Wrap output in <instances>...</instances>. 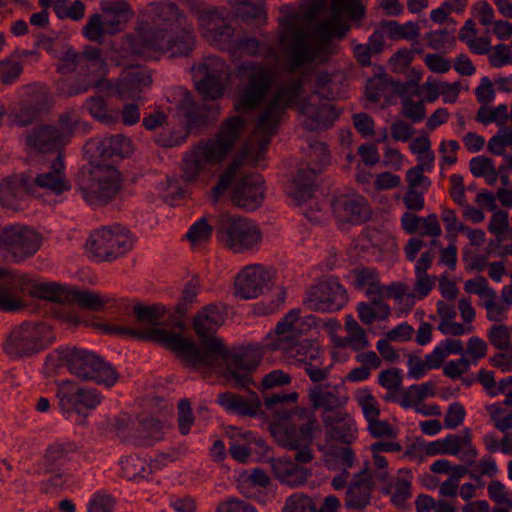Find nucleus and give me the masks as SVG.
I'll use <instances>...</instances> for the list:
<instances>
[{
  "label": "nucleus",
  "mask_w": 512,
  "mask_h": 512,
  "mask_svg": "<svg viewBox=\"0 0 512 512\" xmlns=\"http://www.w3.org/2000/svg\"><path fill=\"white\" fill-rule=\"evenodd\" d=\"M26 145L39 153L46 154L58 151L64 144L61 132L54 125H42L26 134Z\"/></svg>",
  "instance_id": "nucleus-34"
},
{
  "label": "nucleus",
  "mask_w": 512,
  "mask_h": 512,
  "mask_svg": "<svg viewBox=\"0 0 512 512\" xmlns=\"http://www.w3.org/2000/svg\"><path fill=\"white\" fill-rule=\"evenodd\" d=\"M391 80L385 73L375 74L365 86V94L370 102H378L388 90Z\"/></svg>",
  "instance_id": "nucleus-53"
},
{
  "label": "nucleus",
  "mask_w": 512,
  "mask_h": 512,
  "mask_svg": "<svg viewBox=\"0 0 512 512\" xmlns=\"http://www.w3.org/2000/svg\"><path fill=\"white\" fill-rule=\"evenodd\" d=\"M217 403L228 413L242 417H255L261 408V400L254 392L248 397L234 392L220 393L217 396Z\"/></svg>",
  "instance_id": "nucleus-33"
},
{
  "label": "nucleus",
  "mask_w": 512,
  "mask_h": 512,
  "mask_svg": "<svg viewBox=\"0 0 512 512\" xmlns=\"http://www.w3.org/2000/svg\"><path fill=\"white\" fill-rule=\"evenodd\" d=\"M48 363L65 366L68 371L82 381H91L107 388L113 387L119 379L116 368L94 351L66 347L56 350L47 357Z\"/></svg>",
  "instance_id": "nucleus-6"
},
{
  "label": "nucleus",
  "mask_w": 512,
  "mask_h": 512,
  "mask_svg": "<svg viewBox=\"0 0 512 512\" xmlns=\"http://www.w3.org/2000/svg\"><path fill=\"white\" fill-rule=\"evenodd\" d=\"M135 439L138 445L150 446L163 437V424L154 418H144L135 429Z\"/></svg>",
  "instance_id": "nucleus-46"
},
{
  "label": "nucleus",
  "mask_w": 512,
  "mask_h": 512,
  "mask_svg": "<svg viewBox=\"0 0 512 512\" xmlns=\"http://www.w3.org/2000/svg\"><path fill=\"white\" fill-rule=\"evenodd\" d=\"M42 245L41 235L25 225H11L0 231V248L9 253L14 262L32 257Z\"/></svg>",
  "instance_id": "nucleus-17"
},
{
  "label": "nucleus",
  "mask_w": 512,
  "mask_h": 512,
  "mask_svg": "<svg viewBox=\"0 0 512 512\" xmlns=\"http://www.w3.org/2000/svg\"><path fill=\"white\" fill-rule=\"evenodd\" d=\"M132 6L125 0H101L100 13L92 14L83 27V35L90 41L102 42L105 36H114L125 30L134 18Z\"/></svg>",
  "instance_id": "nucleus-9"
},
{
  "label": "nucleus",
  "mask_w": 512,
  "mask_h": 512,
  "mask_svg": "<svg viewBox=\"0 0 512 512\" xmlns=\"http://www.w3.org/2000/svg\"><path fill=\"white\" fill-rule=\"evenodd\" d=\"M141 43L149 50L168 54L170 57L188 56L196 47V37L192 27L170 31H143Z\"/></svg>",
  "instance_id": "nucleus-15"
},
{
  "label": "nucleus",
  "mask_w": 512,
  "mask_h": 512,
  "mask_svg": "<svg viewBox=\"0 0 512 512\" xmlns=\"http://www.w3.org/2000/svg\"><path fill=\"white\" fill-rule=\"evenodd\" d=\"M407 365L408 376L415 380H419L424 377L427 370L441 367L438 361L434 358L433 351L425 355L424 359H421L419 356L409 355Z\"/></svg>",
  "instance_id": "nucleus-52"
},
{
  "label": "nucleus",
  "mask_w": 512,
  "mask_h": 512,
  "mask_svg": "<svg viewBox=\"0 0 512 512\" xmlns=\"http://www.w3.org/2000/svg\"><path fill=\"white\" fill-rule=\"evenodd\" d=\"M34 194L30 174H13L0 181V205L5 208L17 210L27 196Z\"/></svg>",
  "instance_id": "nucleus-26"
},
{
  "label": "nucleus",
  "mask_w": 512,
  "mask_h": 512,
  "mask_svg": "<svg viewBox=\"0 0 512 512\" xmlns=\"http://www.w3.org/2000/svg\"><path fill=\"white\" fill-rule=\"evenodd\" d=\"M72 288L57 282L36 283L33 295L55 303H71Z\"/></svg>",
  "instance_id": "nucleus-45"
},
{
  "label": "nucleus",
  "mask_w": 512,
  "mask_h": 512,
  "mask_svg": "<svg viewBox=\"0 0 512 512\" xmlns=\"http://www.w3.org/2000/svg\"><path fill=\"white\" fill-rule=\"evenodd\" d=\"M283 512H316V505L310 497L294 493L286 499Z\"/></svg>",
  "instance_id": "nucleus-57"
},
{
  "label": "nucleus",
  "mask_w": 512,
  "mask_h": 512,
  "mask_svg": "<svg viewBox=\"0 0 512 512\" xmlns=\"http://www.w3.org/2000/svg\"><path fill=\"white\" fill-rule=\"evenodd\" d=\"M189 9L196 17L202 36L211 44L222 50H230L234 29L219 9L201 0H189Z\"/></svg>",
  "instance_id": "nucleus-13"
},
{
  "label": "nucleus",
  "mask_w": 512,
  "mask_h": 512,
  "mask_svg": "<svg viewBox=\"0 0 512 512\" xmlns=\"http://www.w3.org/2000/svg\"><path fill=\"white\" fill-rule=\"evenodd\" d=\"M56 397L61 412L67 418L73 412L81 414L84 411L95 409L103 399V396L96 388L78 387L71 380L57 383Z\"/></svg>",
  "instance_id": "nucleus-18"
},
{
  "label": "nucleus",
  "mask_w": 512,
  "mask_h": 512,
  "mask_svg": "<svg viewBox=\"0 0 512 512\" xmlns=\"http://www.w3.org/2000/svg\"><path fill=\"white\" fill-rule=\"evenodd\" d=\"M212 231V226L207 223L205 218H201L189 228L186 238L194 246L207 242L211 238Z\"/></svg>",
  "instance_id": "nucleus-58"
},
{
  "label": "nucleus",
  "mask_w": 512,
  "mask_h": 512,
  "mask_svg": "<svg viewBox=\"0 0 512 512\" xmlns=\"http://www.w3.org/2000/svg\"><path fill=\"white\" fill-rule=\"evenodd\" d=\"M235 73L245 86L236 98L234 108L238 112L251 111L266 97L274 80L273 72L260 62L246 61L236 67Z\"/></svg>",
  "instance_id": "nucleus-10"
},
{
  "label": "nucleus",
  "mask_w": 512,
  "mask_h": 512,
  "mask_svg": "<svg viewBox=\"0 0 512 512\" xmlns=\"http://www.w3.org/2000/svg\"><path fill=\"white\" fill-rule=\"evenodd\" d=\"M120 476L127 480H139L148 478L151 467L144 458L130 455L120 460Z\"/></svg>",
  "instance_id": "nucleus-47"
},
{
  "label": "nucleus",
  "mask_w": 512,
  "mask_h": 512,
  "mask_svg": "<svg viewBox=\"0 0 512 512\" xmlns=\"http://www.w3.org/2000/svg\"><path fill=\"white\" fill-rule=\"evenodd\" d=\"M313 383L314 385L307 389V398L314 410L333 414L346 405L348 397L343 393L342 383L325 381Z\"/></svg>",
  "instance_id": "nucleus-22"
},
{
  "label": "nucleus",
  "mask_w": 512,
  "mask_h": 512,
  "mask_svg": "<svg viewBox=\"0 0 512 512\" xmlns=\"http://www.w3.org/2000/svg\"><path fill=\"white\" fill-rule=\"evenodd\" d=\"M76 185L86 203L103 206L119 193L121 177L112 165L90 164L81 168Z\"/></svg>",
  "instance_id": "nucleus-7"
},
{
  "label": "nucleus",
  "mask_w": 512,
  "mask_h": 512,
  "mask_svg": "<svg viewBox=\"0 0 512 512\" xmlns=\"http://www.w3.org/2000/svg\"><path fill=\"white\" fill-rule=\"evenodd\" d=\"M146 17L145 26L139 27L137 33L141 41L143 31L158 32L159 30L173 29L179 16V9L176 4L167 2L160 4H150L144 12Z\"/></svg>",
  "instance_id": "nucleus-28"
},
{
  "label": "nucleus",
  "mask_w": 512,
  "mask_h": 512,
  "mask_svg": "<svg viewBox=\"0 0 512 512\" xmlns=\"http://www.w3.org/2000/svg\"><path fill=\"white\" fill-rule=\"evenodd\" d=\"M192 70L196 89L204 100H217L223 96L230 82L231 70L222 58L206 57Z\"/></svg>",
  "instance_id": "nucleus-14"
},
{
  "label": "nucleus",
  "mask_w": 512,
  "mask_h": 512,
  "mask_svg": "<svg viewBox=\"0 0 512 512\" xmlns=\"http://www.w3.org/2000/svg\"><path fill=\"white\" fill-rule=\"evenodd\" d=\"M507 107L506 104H500L497 107L480 106L475 119L484 125L496 123L499 127H503L507 123Z\"/></svg>",
  "instance_id": "nucleus-51"
},
{
  "label": "nucleus",
  "mask_w": 512,
  "mask_h": 512,
  "mask_svg": "<svg viewBox=\"0 0 512 512\" xmlns=\"http://www.w3.org/2000/svg\"><path fill=\"white\" fill-rule=\"evenodd\" d=\"M224 321L223 315L215 305H208L197 313L193 320V329L200 338V345L185 339L181 333L169 332L163 328L139 331L120 326H106L114 333L151 341L162 345L176 354L185 364L195 370L223 368L221 376L234 388H247L253 384L252 374L259 366L262 357L258 350L234 347L227 348L223 340L215 336Z\"/></svg>",
  "instance_id": "nucleus-1"
},
{
  "label": "nucleus",
  "mask_w": 512,
  "mask_h": 512,
  "mask_svg": "<svg viewBox=\"0 0 512 512\" xmlns=\"http://www.w3.org/2000/svg\"><path fill=\"white\" fill-rule=\"evenodd\" d=\"M91 145L95 148L96 155L104 159L114 156L127 157L133 151L131 140L122 134L103 137Z\"/></svg>",
  "instance_id": "nucleus-40"
},
{
  "label": "nucleus",
  "mask_w": 512,
  "mask_h": 512,
  "mask_svg": "<svg viewBox=\"0 0 512 512\" xmlns=\"http://www.w3.org/2000/svg\"><path fill=\"white\" fill-rule=\"evenodd\" d=\"M464 351L461 340L446 338L441 341L434 349L433 356L441 366L444 360L451 354H462Z\"/></svg>",
  "instance_id": "nucleus-56"
},
{
  "label": "nucleus",
  "mask_w": 512,
  "mask_h": 512,
  "mask_svg": "<svg viewBox=\"0 0 512 512\" xmlns=\"http://www.w3.org/2000/svg\"><path fill=\"white\" fill-rule=\"evenodd\" d=\"M332 209L338 221L343 223H361L369 216L365 198L357 194L337 196Z\"/></svg>",
  "instance_id": "nucleus-29"
},
{
  "label": "nucleus",
  "mask_w": 512,
  "mask_h": 512,
  "mask_svg": "<svg viewBox=\"0 0 512 512\" xmlns=\"http://www.w3.org/2000/svg\"><path fill=\"white\" fill-rule=\"evenodd\" d=\"M77 74L85 79L83 83L72 89L71 95L84 93L93 85L97 84L106 68V61L102 50L97 47L86 46L82 52H79Z\"/></svg>",
  "instance_id": "nucleus-23"
},
{
  "label": "nucleus",
  "mask_w": 512,
  "mask_h": 512,
  "mask_svg": "<svg viewBox=\"0 0 512 512\" xmlns=\"http://www.w3.org/2000/svg\"><path fill=\"white\" fill-rule=\"evenodd\" d=\"M401 114L412 123H419L426 117V108L423 101H413L407 98L402 101Z\"/></svg>",
  "instance_id": "nucleus-62"
},
{
  "label": "nucleus",
  "mask_w": 512,
  "mask_h": 512,
  "mask_svg": "<svg viewBox=\"0 0 512 512\" xmlns=\"http://www.w3.org/2000/svg\"><path fill=\"white\" fill-rule=\"evenodd\" d=\"M509 229V216L508 212L504 210H498L493 213L491 216L488 231L494 234L498 240V242H502L504 240V234Z\"/></svg>",
  "instance_id": "nucleus-60"
},
{
  "label": "nucleus",
  "mask_w": 512,
  "mask_h": 512,
  "mask_svg": "<svg viewBox=\"0 0 512 512\" xmlns=\"http://www.w3.org/2000/svg\"><path fill=\"white\" fill-rule=\"evenodd\" d=\"M317 172L310 168H300L296 176L287 187V194L297 205H301L310 199L313 195Z\"/></svg>",
  "instance_id": "nucleus-39"
},
{
  "label": "nucleus",
  "mask_w": 512,
  "mask_h": 512,
  "mask_svg": "<svg viewBox=\"0 0 512 512\" xmlns=\"http://www.w3.org/2000/svg\"><path fill=\"white\" fill-rule=\"evenodd\" d=\"M48 109L45 95L35 99L22 101L11 111L13 124L19 127H27L33 124L40 114Z\"/></svg>",
  "instance_id": "nucleus-41"
},
{
  "label": "nucleus",
  "mask_w": 512,
  "mask_h": 512,
  "mask_svg": "<svg viewBox=\"0 0 512 512\" xmlns=\"http://www.w3.org/2000/svg\"><path fill=\"white\" fill-rule=\"evenodd\" d=\"M178 110L185 117L188 128L199 125L208 117L204 105L197 104L189 92H185L179 101Z\"/></svg>",
  "instance_id": "nucleus-48"
},
{
  "label": "nucleus",
  "mask_w": 512,
  "mask_h": 512,
  "mask_svg": "<svg viewBox=\"0 0 512 512\" xmlns=\"http://www.w3.org/2000/svg\"><path fill=\"white\" fill-rule=\"evenodd\" d=\"M77 451V445L72 441H55L48 445L44 457L43 466L48 472L58 471L71 459Z\"/></svg>",
  "instance_id": "nucleus-42"
},
{
  "label": "nucleus",
  "mask_w": 512,
  "mask_h": 512,
  "mask_svg": "<svg viewBox=\"0 0 512 512\" xmlns=\"http://www.w3.org/2000/svg\"><path fill=\"white\" fill-rule=\"evenodd\" d=\"M32 184L34 192L36 191V188H43L59 195L64 191L70 190L71 185L66 179L64 173V162L60 152L52 162L48 172L32 177Z\"/></svg>",
  "instance_id": "nucleus-35"
},
{
  "label": "nucleus",
  "mask_w": 512,
  "mask_h": 512,
  "mask_svg": "<svg viewBox=\"0 0 512 512\" xmlns=\"http://www.w3.org/2000/svg\"><path fill=\"white\" fill-rule=\"evenodd\" d=\"M152 83V77L145 67H126L116 82V92L123 99L136 98L144 88Z\"/></svg>",
  "instance_id": "nucleus-30"
},
{
  "label": "nucleus",
  "mask_w": 512,
  "mask_h": 512,
  "mask_svg": "<svg viewBox=\"0 0 512 512\" xmlns=\"http://www.w3.org/2000/svg\"><path fill=\"white\" fill-rule=\"evenodd\" d=\"M114 498L104 492H96L87 504V512H113Z\"/></svg>",
  "instance_id": "nucleus-64"
},
{
  "label": "nucleus",
  "mask_w": 512,
  "mask_h": 512,
  "mask_svg": "<svg viewBox=\"0 0 512 512\" xmlns=\"http://www.w3.org/2000/svg\"><path fill=\"white\" fill-rule=\"evenodd\" d=\"M295 412L297 413V418L306 420V423L299 427L288 422L274 423L270 425V429L277 443L284 448L297 451L295 461L305 464L313 460L310 446L314 432L319 424L314 413L308 408H297Z\"/></svg>",
  "instance_id": "nucleus-8"
},
{
  "label": "nucleus",
  "mask_w": 512,
  "mask_h": 512,
  "mask_svg": "<svg viewBox=\"0 0 512 512\" xmlns=\"http://www.w3.org/2000/svg\"><path fill=\"white\" fill-rule=\"evenodd\" d=\"M189 136L185 128H164L156 137V143L161 147H176L186 142Z\"/></svg>",
  "instance_id": "nucleus-55"
},
{
  "label": "nucleus",
  "mask_w": 512,
  "mask_h": 512,
  "mask_svg": "<svg viewBox=\"0 0 512 512\" xmlns=\"http://www.w3.org/2000/svg\"><path fill=\"white\" fill-rule=\"evenodd\" d=\"M301 123L308 131L326 129L338 118L334 105L322 101L318 93L308 96L300 102Z\"/></svg>",
  "instance_id": "nucleus-21"
},
{
  "label": "nucleus",
  "mask_w": 512,
  "mask_h": 512,
  "mask_svg": "<svg viewBox=\"0 0 512 512\" xmlns=\"http://www.w3.org/2000/svg\"><path fill=\"white\" fill-rule=\"evenodd\" d=\"M347 300L346 289L339 280L329 277L310 286L303 303L311 311L335 312L342 309Z\"/></svg>",
  "instance_id": "nucleus-19"
},
{
  "label": "nucleus",
  "mask_w": 512,
  "mask_h": 512,
  "mask_svg": "<svg viewBox=\"0 0 512 512\" xmlns=\"http://www.w3.org/2000/svg\"><path fill=\"white\" fill-rule=\"evenodd\" d=\"M201 289V283L198 277L194 276L186 282L182 290L179 302L175 306L176 316L172 317L171 327L174 329H183L184 324L182 318L185 316L190 307L196 302V298Z\"/></svg>",
  "instance_id": "nucleus-43"
},
{
  "label": "nucleus",
  "mask_w": 512,
  "mask_h": 512,
  "mask_svg": "<svg viewBox=\"0 0 512 512\" xmlns=\"http://www.w3.org/2000/svg\"><path fill=\"white\" fill-rule=\"evenodd\" d=\"M77 302L82 308L101 311L109 302L110 298L88 290L72 288L71 303Z\"/></svg>",
  "instance_id": "nucleus-50"
},
{
  "label": "nucleus",
  "mask_w": 512,
  "mask_h": 512,
  "mask_svg": "<svg viewBox=\"0 0 512 512\" xmlns=\"http://www.w3.org/2000/svg\"><path fill=\"white\" fill-rule=\"evenodd\" d=\"M133 239L129 231L119 225L103 227L91 234L88 250L98 261H112L132 249Z\"/></svg>",
  "instance_id": "nucleus-16"
},
{
  "label": "nucleus",
  "mask_w": 512,
  "mask_h": 512,
  "mask_svg": "<svg viewBox=\"0 0 512 512\" xmlns=\"http://www.w3.org/2000/svg\"><path fill=\"white\" fill-rule=\"evenodd\" d=\"M299 394L297 392L291 393H263V400L266 410L272 414L274 423H287L292 416L297 417L293 408H287V404H295L298 401Z\"/></svg>",
  "instance_id": "nucleus-38"
},
{
  "label": "nucleus",
  "mask_w": 512,
  "mask_h": 512,
  "mask_svg": "<svg viewBox=\"0 0 512 512\" xmlns=\"http://www.w3.org/2000/svg\"><path fill=\"white\" fill-rule=\"evenodd\" d=\"M346 31H347V27H344L343 25H341L334 18L323 21L322 23H320V25L317 28V34L320 38H322V41L320 43H326L329 45L328 51H330V55L334 53V47L329 42V39L332 36H337L339 38H342L345 36Z\"/></svg>",
  "instance_id": "nucleus-54"
},
{
  "label": "nucleus",
  "mask_w": 512,
  "mask_h": 512,
  "mask_svg": "<svg viewBox=\"0 0 512 512\" xmlns=\"http://www.w3.org/2000/svg\"><path fill=\"white\" fill-rule=\"evenodd\" d=\"M270 466L274 477L281 484L293 488L303 485L310 475L308 469L285 457L271 459Z\"/></svg>",
  "instance_id": "nucleus-36"
},
{
  "label": "nucleus",
  "mask_w": 512,
  "mask_h": 512,
  "mask_svg": "<svg viewBox=\"0 0 512 512\" xmlns=\"http://www.w3.org/2000/svg\"><path fill=\"white\" fill-rule=\"evenodd\" d=\"M264 180L260 174L244 175L233 188L232 203L244 210H256L264 200Z\"/></svg>",
  "instance_id": "nucleus-25"
},
{
  "label": "nucleus",
  "mask_w": 512,
  "mask_h": 512,
  "mask_svg": "<svg viewBox=\"0 0 512 512\" xmlns=\"http://www.w3.org/2000/svg\"><path fill=\"white\" fill-rule=\"evenodd\" d=\"M0 310L15 312L24 307L20 295L33 294L36 282L29 275L0 267Z\"/></svg>",
  "instance_id": "nucleus-20"
},
{
  "label": "nucleus",
  "mask_w": 512,
  "mask_h": 512,
  "mask_svg": "<svg viewBox=\"0 0 512 512\" xmlns=\"http://www.w3.org/2000/svg\"><path fill=\"white\" fill-rule=\"evenodd\" d=\"M327 436L343 444H351L357 438V427L353 418L345 411L326 414L322 418Z\"/></svg>",
  "instance_id": "nucleus-32"
},
{
  "label": "nucleus",
  "mask_w": 512,
  "mask_h": 512,
  "mask_svg": "<svg viewBox=\"0 0 512 512\" xmlns=\"http://www.w3.org/2000/svg\"><path fill=\"white\" fill-rule=\"evenodd\" d=\"M298 320L299 312L291 310L278 322L275 328L277 341L274 349L284 351L302 365L311 382L326 381L331 373V367H322L324 351L312 340L298 339Z\"/></svg>",
  "instance_id": "nucleus-5"
},
{
  "label": "nucleus",
  "mask_w": 512,
  "mask_h": 512,
  "mask_svg": "<svg viewBox=\"0 0 512 512\" xmlns=\"http://www.w3.org/2000/svg\"><path fill=\"white\" fill-rule=\"evenodd\" d=\"M488 338L492 346L498 350H507L511 346L510 332L506 325H494L488 333Z\"/></svg>",
  "instance_id": "nucleus-63"
},
{
  "label": "nucleus",
  "mask_w": 512,
  "mask_h": 512,
  "mask_svg": "<svg viewBox=\"0 0 512 512\" xmlns=\"http://www.w3.org/2000/svg\"><path fill=\"white\" fill-rule=\"evenodd\" d=\"M245 127L240 116H232L223 122L218 132L201 139L182 156V179L186 183L206 181L214 177L227 158Z\"/></svg>",
  "instance_id": "nucleus-4"
},
{
  "label": "nucleus",
  "mask_w": 512,
  "mask_h": 512,
  "mask_svg": "<svg viewBox=\"0 0 512 512\" xmlns=\"http://www.w3.org/2000/svg\"><path fill=\"white\" fill-rule=\"evenodd\" d=\"M216 237L234 253H245L258 248L262 233L249 218L222 214L217 220Z\"/></svg>",
  "instance_id": "nucleus-12"
},
{
  "label": "nucleus",
  "mask_w": 512,
  "mask_h": 512,
  "mask_svg": "<svg viewBox=\"0 0 512 512\" xmlns=\"http://www.w3.org/2000/svg\"><path fill=\"white\" fill-rule=\"evenodd\" d=\"M245 127L240 116H232L223 122L218 132L201 139L182 156V179L186 183L206 181L214 177L227 158Z\"/></svg>",
  "instance_id": "nucleus-3"
},
{
  "label": "nucleus",
  "mask_w": 512,
  "mask_h": 512,
  "mask_svg": "<svg viewBox=\"0 0 512 512\" xmlns=\"http://www.w3.org/2000/svg\"><path fill=\"white\" fill-rule=\"evenodd\" d=\"M303 90L301 78H293L282 83L275 91L266 108L259 114L253 131V144L245 145L238 155L219 176L216 185L211 191L214 203L226 192L240 169L246 162L258 163L263 153L271 143L272 137L277 133L279 123L286 110L297 103Z\"/></svg>",
  "instance_id": "nucleus-2"
},
{
  "label": "nucleus",
  "mask_w": 512,
  "mask_h": 512,
  "mask_svg": "<svg viewBox=\"0 0 512 512\" xmlns=\"http://www.w3.org/2000/svg\"><path fill=\"white\" fill-rule=\"evenodd\" d=\"M23 71V66L19 61L5 59L0 61V80L4 85L14 83Z\"/></svg>",
  "instance_id": "nucleus-61"
},
{
  "label": "nucleus",
  "mask_w": 512,
  "mask_h": 512,
  "mask_svg": "<svg viewBox=\"0 0 512 512\" xmlns=\"http://www.w3.org/2000/svg\"><path fill=\"white\" fill-rule=\"evenodd\" d=\"M239 50L251 57H263L265 59H276L277 53L274 45L267 41H260L253 37H242L234 40L230 50Z\"/></svg>",
  "instance_id": "nucleus-44"
},
{
  "label": "nucleus",
  "mask_w": 512,
  "mask_h": 512,
  "mask_svg": "<svg viewBox=\"0 0 512 512\" xmlns=\"http://www.w3.org/2000/svg\"><path fill=\"white\" fill-rule=\"evenodd\" d=\"M55 339L51 327L41 321H25L7 335L4 351L13 358L31 357L46 349Z\"/></svg>",
  "instance_id": "nucleus-11"
},
{
  "label": "nucleus",
  "mask_w": 512,
  "mask_h": 512,
  "mask_svg": "<svg viewBox=\"0 0 512 512\" xmlns=\"http://www.w3.org/2000/svg\"><path fill=\"white\" fill-rule=\"evenodd\" d=\"M329 45L317 43L310 45L306 33L298 30L294 34V41L290 47V62L293 68H298L314 61H326L330 55Z\"/></svg>",
  "instance_id": "nucleus-27"
},
{
  "label": "nucleus",
  "mask_w": 512,
  "mask_h": 512,
  "mask_svg": "<svg viewBox=\"0 0 512 512\" xmlns=\"http://www.w3.org/2000/svg\"><path fill=\"white\" fill-rule=\"evenodd\" d=\"M133 312L136 317V321L139 323H145L149 324L151 327L146 329H138L139 331H147L149 329L153 328H159L160 325H167L168 318H166L167 310L166 307L162 304H153L149 306H145L142 304H136L133 306ZM96 326L100 329H102L104 332L108 334H112V332L106 330V326H109L108 324H96ZM114 326H120L121 328H125L122 325L115 324ZM129 329H132L131 327H128ZM137 330L136 328H134ZM113 335H119L122 337H127V335H123L121 333H114ZM128 338H133L131 336H128Z\"/></svg>",
  "instance_id": "nucleus-37"
},
{
  "label": "nucleus",
  "mask_w": 512,
  "mask_h": 512,
  "mask_svg": "<svg viewBox=\"0 0 512 512\" xmlns=\"http://www.w3.org/2000/svg\"><path fill=\"white\" fill-rule=\"evenodd\" d=\"M272 280V271L262 265L253 264L244 267L235 279L236 295L242 299L258 297L268 288Z\"/></svg>",
  "instance_id": "nucleus-24"
},
{
  "label": "nucleus",
  "mask_w": 512,
  "mask_h": 512,
  "mask_svg": "<svg viewBox=\"0 0 512 512\" xmlns=\"http://www.w3.org/2000/svg\"><path fill=\"white\" fill-rule=\"evenodd\" d=\"M469 476L479 482L481 476L494 477L498 474V467L495 460L491 456H483L478 463L472 464Z\"/></svg>",
  "instance_id": "nucleus-59"
},
{
  "label": "nucleus",
  "mask_w": 512,
  "mask_h": 512,
  "mask_svg": "<svg viewBox=\"0 0 512 512\" xmlns=\"http://www.w3.org/2000/svg\"><path fill=\"white\" fill-rule=\"evenodd\" d=\"M434 395L435 385L432 382H425L419 385L414 384L401 391L400 406L407 409Z\"/></svg>",
  "instance_id": "nucleus-49"
},
{
  "label": "nucleus",
  "mask_w": 512,
  "mask_h": 512,
  "mask_svg": "<svg viewBox=\"0 0 512 512\" xmlns=\"http://www.w3.org/2000/svg\"><path fill=\"white\" fill-rule=\"evenodd\" d=\"M374 483L368 468L354 475L346 491L345 506L351 510H362L371 503Z\"/></svg>",
  "instance_id": "nucleus-31"
}]
</instances>
